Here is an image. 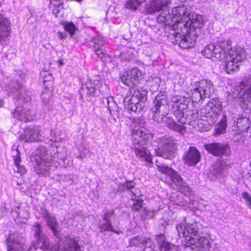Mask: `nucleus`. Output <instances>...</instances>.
<instances>
[{"label":"nucleus","instance_id":"cd10ccee","mask_svg":"<svg viewBox=\"0 0 251 251\" xmlns=\"http://www.w3.org/2000/svg\"><path fill=\"white\" fill-rule=\"evenodd\" d=\"M167 4L166 0H153L146 5L145 10L147 13L153 14L159 12Z\"/></svg>","mask_w":251,"mask_h":251},{"label":"nucleus","instance_id":"3c124183","mask_svg":"<svg viewBox=\"0 0 251 251\" xmlns=\"http://www.w3.org/2000/svg\"><path fill=\"white\" fill-rule=\"evenodd\" d=\"M132 209L133 211H138L142 206L143 200L142 199H134Z\"/></svg>","mask_w":251,"mask_h":251},{"label":"nucleus","instance_id":"412c9836","mask_svg":"<svg viewBox=\"0 0 251 251\" xmlns=\"http://www.w3.org/2000/svg\"><path fill=\"white\" fill-rule=\"evenodd\" d=\"M12 115L19 120L26 122L33 120L35 113L30 110L23 109L20 106H17L15 111L12 112Z\"/></svg>","mask_w":251,"mask_h":251},{"label":"nucleus","instance_id":"bb28decb","mask_svg":"<svg viewBox=\"0 0 251 251\" xmlns=\"http://www.w3.org/2000/svg\"><path fill=\"white\" fill-rule=\"evenodd\" d=\"M10 23L8 19L0 14V42L5 41L10 35Z\"/></svg>","mask_w":251,"mask_h":251},{"label":"nucleus","instance_id":"052dcab7","mask_svg":"<svg viewBox=\"0 0 251 251\" xmlns=\"http://www.w3.org/2000/svg\"><path fill=\"white\" fill-rule=\"evenodd\" d=\"M125 183L126 185L127 190L133 188L135 184V183L133 181H126Z\"/></svg>","mask_w":251,"mask_h":251},{"label":"nucleus","instance_id":"393cba45","mask_svg":"<svg viewBox=\"0 0 251 251\" xmlns=\"http://www.w3.org/2000/svg\"><path fill=\"white\" fill-rule=\"evenodd\" d=\"M42 214L47 225L50 226V229L53 231L54 235L56 237H57L58 232L57 229L58 226V223L56 218L50 213L45 208L42 209Z\"/></svg>","mask_w":251,"mask_h":251},{"label":"nucleus","instance_id":"49530a36","mask_svg":"<svg viewBox=\"0 0 251 251\" xmlns=\"http://www.w3.org/2000/svg\"><path fill=\"white\" fill-rule=\"evenodd\" d=\"M94 50L95 53L100 58H104L107 55L105 47L99 48L97 46H94Z\"/></svg>","mask_w":251,"mask_h":251},{"label":"nucleus","instance_id":"6e6552de","mask_svg":"<svg viewBox=\"0 0 251 251\" xmlns=\"http://www.w3.org/2000/svg\"><path fill=\"white\" fill-rule=\"evenodd\" d=\"M229 55H226L225 59V70L227 74H233L239 70V63L245 58V51L242 49L231 51Z\"/></svg>","mask_w":251,"mask_h":251},{"label":"nucleus","instance_id":"a19ab883","mask_svg":"<svg viewBox=\"0 0 251 251\" xmlns=\"http://www.w3.org/2000/svg\"><path fill=\"white\" fill-rule=\"evenodd\" d=\"M145 0H127L125 4L126 8L136 10Z\"/></svg>","mask_w":251,"mask_h":251},{"label":"nucleus","instance_id":"dca6fc26","mask_svg":"<svg viewBox=\"0 0 251 251\" xmlns=\"http://www.w3.org/2000/svg\"><path fill=\"white\" fill-rule=\"evenodd\" d=\"M21 140L25 142H34V141H43L45 140V137L43 133L35 127H26L23 133L19 137Z\"/></svg>","mask_w":251,"mask_h":251},{"label":"nucleus","instance_id":"c03bdc74","mask_svg":"<svg viewBox=\"0 0 251 251\" xmlns=\"http://www.w3.org/2000/svg\"><path fill=\"white\" fill-rule=\"evenodd\" d=\"M42 101L47 110H50L52 108L50 100V94L44 93L42 94Z\"/></svg>","mask_w":251,"mask_h":251},{"label":"nucleus","instance_id":"de8ad7c7","mask_svg":"<svg viewBox=\"0 0 251 251\" xmlns=\"http://www.w3.org/2000/svg\"><path fill=\"white\" fill-rule=\"evenodd\" d=\"M92 41L94 44V46H97L99 48L105 47L104 45L106 44V42L103 39L102 37L96 36L93 38Z\"/></svg>","mask_w":251,"mask_h":251},{"label":"nucleus","instance_id":"4468645a","mask_svg":"<svg viewBox=\"0 0 251 251\" xmlns=\"http://www.w3.org/2000/svg\"><path fill=\"white\" fill-rule=\"evenodd\" d=\"M204 148L215 156H226L230 154V147L227 144L213 143L204 145Z\"/></svg>","mask_w":251,"mask_h":251},{"label":"nucleus","instance_id":"13d9d810","mask_svg":"<svg viewBox=\"0 0 251 251\" xmlns=\"http://www.w3.org/2000/svg\"><path fill=\"white\" fill-rule=\"evenodd\" d=\"M155 246L153 243L150 244V246H146L143 250V251H155L154 250Z\"/></svg>","mask_w":251,"mask_h":251},{"label":"nucleus","instance_id":"4be33fe9","mask_svg":"<svg viewBox=\"0 0 251 251\" xmlns=\"http://www.w3.org/2000/svg\"><path fill=\"white\" fill-rule=\"evenodd\" d=\"M201 159L200 152L194 147H191L184 156L185 163L189 166L196 165Z\"/></svg>","mask_w":251,"mask_h":251},{"label":"nucleus","instance_id":"b1692460","mask_svg":"<svg viewBox=\"0 0 251 251\" xmlns=\"http://www.w3.org/2000/svg\"><path fill=\"white\" fill-rule=\"evenodd\" d=\"M115 216L114 211H108L104 213L103 216V222L100 224L99 226L100 232L104 233L106 231H113V226H112L111 220Z\"/></svg>","mask_w":251,"mask_h":251},{"label":"nucleus","instance_id":"5701e85b","mask_svg":"<svg viewBox=\"0 0 251 251\" xmlns=\"http://www.w3.org/2000/svg\"><path fill=\"white\" fill-rule=\"evenodd\" d=\"M52 160H40V158L32 160L35 162L34 169L36 173L38 175H46L51 169Z\"/></svg>","mask_w":251,"mask_h":251},{"label":"nucleus","instance_id":"2eb2a0df","mask_svg":"<svg viewBox=\"0 0 251 251\" xmlns=\"http://www.w3.org/2000/svg\"><path fill=\"white\" fill-rule=\"evenodd\" d=\"M151 137V135L147 129L137 126L133 129L132 132V141L135 147L137 146H142L146 144Z\"/></svg>","mask_w":251,"mask_h":251},{"label":"nucleus","instance_id":"0e129e2a","mask_svg":"<svg viewBox=\"0 0 251 251\" xmlns=\"http://www.w3.org/2000/svg\"><path fill=\"white\" fill-rule=\"evenodd\" d=\"M18 168V171H19L21 174H24L25 172V169L24 167L19 166L17 167Z\"/></svg>","mask_w":251,"mask_h":251},{"label":"nucleus","instance_id":"72a5a7b5","mask_svg":"<svg viewBox=\"0 0 251 251\" xmlns=\"http://www.w3.org/2000/svg\"><path fill=\"white\" fill-rule=\"evenodd\" d=\"M80 93L81 97L85 95L88 96H95L97 95V89L96 88L95 84L90 80L82 85Z\"/></svg>","mask_w":251,"mask_h":251},{"label":"nucleus","instance_id":"774afa93","mask_svg":"<svg viewBox=\"0 0 251 251\" xmlns=\"http://www.w3.org/2000/svg\"><path fill=\"white\" fill-rule=\"evenodd\" d=\"M58 37L60 39H63L66 37V34L65 33H62L61 32H58Z\"/></svg>","mask_w":251,"mask_h":251},{"label":"nucleus","instance_id":"c9c22d12","mask_svg":"<svg viewBox=\"0 0 251 251\" xmlns=\"http://www.w3.org/2000/svg\"><path fill=\"white\" fill-rule=\"evenodd\" d=\"M40 158V160H52L51 156L48 153L47 149L44 146L39 147L35 151V156L32 160Z\"/></svg>","mask_w":251,"mask_h":251},{"label":"nucleus","instance_id":"a211bd4d","mask_svg":"<svg viewBox=\"0 0 251 251\" xmlns=\"http://www.w3.org/2000/svg\"><path fill=\"white\" fill-rule=\"evenodd\" d=\"M25 239L22 234L17 232L10 233L8 235L6 240L7 251H8V245L9 243L11 244V245L14 246V248L16 247V248L20 245L21 247L22 248V251H24L25 250ZM35 251V250H34L33 247L31 246L26 251Z\"/></svg>","mask_w":251,"mask_h":251},{"label":"nucleus","instance_id":"f8f14e48","mask_svg":"<svg viewBox=\"0 0 251 251\" xmlns=\"http://www.w3.org/2000/svg\"><path fill=\"white\" fill-rule=\"evenodd\" d=\"M176 31V41L178 42L180 47L183 49H189L194 47L196 39V33L188 31L183 33L179 28Z\"/></svg>","mask_w":251,"mask_h":251},{"label":"nucleus","instance_id":"a18cd8bd","mask_svg":"<svg viewBox=\"0 0 251 251\" xmlns=\"http://www.w3.org/2000/svg\"><path fill=\"white\" fill-rule=\"evenodd\" d=\"M62 25H63L64 29L71 35L75 34L76 28L73 23L65 21L63 22Z\"/></svg>","mask_w":251,"mask_h":251},{"label":"nucleus","instance_id":"e433bc0d","mask_svg":"<svg viewBox=\"0 0 251 251\" xmlns=\"http://www.w3.org/2000/svg\"><path fill=\"white\" fill-rule=\"evenodd\" d=\"M134 152L137 156H139V157L142 159L148 162L151 161V158L150 154V151L144 147H141L140 148L135 147Z\"/></svg>","mask_w":251,"mask_h":251},{"label":"nucleus","instance_id":"e2e57ef3","mask_svg":"<svg viewBox=\"0 0 251 251\" xmlns=\"http://www.w3.org/2000/svg\"><path fill=\"white\" fill-rule=\"evenodd\" d=\"M5 56L8 59H10L15 56V53L13 52L10 53L7 52L5 53Z\"/></svg>","mask_w":251,"mask_h":251},{"label":"nucleus","instance_id":"c85d7f7f","mask_svg":"<svg viewBox=\"0 0 251 251\" xmlns=\"http://www.w3.org/2000/svg\"><path fill=\"white\" fill-rule=\"evenodd\" d=\"M23 86L19 81H13L9 85L8 89L7 90L8 95L12 94L18 95L19 99H24L26 101L29 100V98H26L24 96L23 93L25 91H22Z\"/></svg>","mask_w":251,"mask_h":251},{"label":"nucleus","instance_id":"f3484780","mask_svg":"<svg viewBox=\"0 0 251 251\" xmlns=\"http://www.w3.org/2000/svg\"><path fill=\"white\" fill-rule=\"evenodd\" d=\"M250 119L245 116H239L235 118L232 126V134L235 135H240L243 132H247L250 126Z\"/></svg>","mask_w":251,"mask_h":251},{"label":"nucleus","instance_id":"0eeeda50","mask_svg":"<svg viewBox=\"0 0 251 251\" xmlns=\"http://www.w3.org/2000/svg\"><path fill=\"white\" fill-rule=\"evenodd\" d=\"M179 120L180 124L191 125L196 130L201 131L207 130L213 125L209 124L207 120L199 118L198 110L197 109L189 111L186 118L182 117Z\"/></svg>","mask_w":251,"mask_h":251},{"label":"nucleus","instance_id":"8fccbe9b","mask_svg":"<svg viewBox=\"0 0 251 251\" xmlns=\"http://www.w3.org/2000/svg\"><path fill=\"white\" fill-rule=\"evenodd\" d=\"M34 230V237L36 240L42 237L41 226L38 223H36L33 226Z\"/></svg>","mask_w":251,"mask_h":251},{"label":"nucleus","instance_id":"f704fd0d","mask_svg":"<svg viewBox=\"0 0 251 251\" xmlns=\"http://www.w3.org/2000/svg\"><path fill=\"white\" fill-rule=\"evenodd\" d=\"M158 240L160 251H177L178 247L164 240V237L160 235Z\"/></svg>","mask_w":251,"mask_h":251},{"label":"nucleus","instance_id":"4d7b16f0","mask_svg":"<svg viewBox=\"0 0 251 251\" xmlns=\"http://www.w3.org/2000/svg\"><path fill=\"white\" fill-rule=\"evenodd\" d=\"M11 244L9 243L8 245V251H22V248L20 245L18 248H14V246L11 245Z\"/></svg>","mask_w":251,"mask_h":251},{"label":"nucleus","instance_id":"7c9ffc66","mask_svg":"<svg viewBox=\"0 0 251 251\" xmlns=\"http://www.w3.org/2000/svg\"><path fill=\"white\" fill-rule=\"evenodd\" d=\"M230 165L226 161L221 160L213 164L210 168L211 173L216 177L221 176L224 171L228 169Z\"/></svg>","mask_w":251,"mask_h":251},{"label":"nucleus","instance_id":"20e7f679","mask_svg":"<svg viewBox=\"0 0 251 251\" xmlns=\"http://www.w3.org/2000/svg\"><path fill=\"white\" fill-rule=\"evenodd\" d=\"M148 92L146 90H130L124 99V103L128 110L139 113L145 107Z\"/></svg>","mask_w":251,"mask_h":251},{"label":"nucleus","instance_id":"69168bd1","mask_svg":"<svg viewBox=\"0 0 251 251\" xmlns=\"http://www.w3.org/2000/svg\"><path fill=\"white\" fill-rule=\"evenodd\" d=\"M50 136L51 138L50 139V140L52 142L56 141V139L54 137V132L53 130H51L50 131Z\"/></svg>","mask_w":251,"mask_h":251},{"label":"nucleus","instance_id":"423d86ee","mask_svg":"<svg viewBox=\"0 0 251 251\" xmlns=\"http://www.w3.org/2000/svg\"><path fill=\"white\" fill-rule=\"evenodd\" d=\"M152 108L153 120L157 123H161L169 111V106L166 96L160 93L155 98Z\"/></svg>","mask_w":251,"mask_h":251},{"label":"nucleus","instance_id":"f257e3e1","mask_svg":"<svg viewBox=\"0 0 251 251\" xmlns=\"http://www.w3.org/2000/svg\"><path fill=\"white\" fill-rule=\"evenodd\" d=\"M214 87L213 83L209 80L202 79L197 82L195 88L191 92L192 101L189 98L183 96L176 95L171 98L172 106L176 108L174 114L178 123H180V119L182 117L186 118L189 111H193L189 108L193 107V102H199L206 98H209L214 92Z\"/></svg>","mask_w":251,"mask_h":251},{"label":"nucleus","instance_id":"6e6d98bb","mask_svg":"<svg viewBox=\"0 0 251 251\" xmlns=\"http://www.w3.org/2000/svg\"><path fill=\"white\" fill-rule=\"evenodd\" d=\"M62 2H59V3L57 4V5H53L55 7L53 10V13L55 14L58 13L60 9L62 8Z\"/></svg>","mask_w":251,"mask_h":251},{"label":"nucleus","instance_id":"473e14b6","mask_svg":"<svg viewBox=\"0 0 251 251\" xmlns=\"http://www.w3.org/2000/svg\"><path fill=\"white\" fill-rule=\"evenodd\" d=\"M191 245L195 246V248L198 250H204L206 251L209 250L210 246V243L208 239L201 237L200 236H197L196 239H194L193 240H191Z\"/></svg>","mask_w":251,"mask_h":251},{"label":"nucleus","instance_id":"aec40b11","mask_svg":"<svg viewBox=\"0 0 251 251\" xmlns=\"http://www.w3.org/2000/svg\"><path fill=\"white\" fill-rule=\"evenodd\" d=\"M140 71L137 68H132L127 71L126 75L121 77L122 82L125 85L129 87H133L139 83V76Z\"/></svg>","mask_w":251,"mask_h":251},{"label":"nucleus","instance_id":"79ce46f5","mask_svg":"<svg viewBox=\"0 0 251 251\" xmlns=\"http://www.w3.org/2000/svg\"><path fill=\"white\" fill-rule=\"evenodd\" d=\"M66 155V149L65 148H61L60 151H57L54 155L51 156L52 160L60 162L63 161L65 158Z\"/></svg>","mask_w":251,"mask_h":251},{"label":"nucleus","instance_id":"864d4df0","mask_svg":"<svg viewBox=\"0 0 251 251\" xmlns=\"http://www.w3.org/2000/svg\"><path fill=\"white\" fill-rule=\"evenodd\" d=\"M131 193L132 195L131 196L132 200L134 199H141L140 196H141V192L138 189H134V191H132Z\"/></svg>","mask_w":251,"mask_h":251},{"label":"nucleus","instance_id":"7ed1b4c3","mask_svg":"<svg viewBox=\"0 0 251 251\" xmlns=\"http://www.w3.org/2000/svg\"><path fill=\"white\" fill-rule=\"evenodd\" d=\"M190 14V7L182 5L173 8L172 15L164 13L160 14L157 21L168 25L173 30H177L180 28L179 23L184 22Z\"/></svg>","mask_w":251,"mask_h":251},{"label":"nucleus","instance_id":"ea45409f","mask_svg":"<svg viewBox=\"0 0 251 251\" xmlns=\"http://www.w3.org/2000/svg\"><path fill=\"white\" fill-rule=\"evenodd\" d=\"M212 51L214 55L213 58H215V59L220 61L224 60L225 59L226 57V54L225 53H223L219 43L216 45H214V48Z\"/></svg>","mask_w":251,"mask_h":251},{"label":"nucleus","instance_id":"603ef678","mask_svg":"<svg viewBox=\"0 0 251 251\" xmlns=\"http://www.w3.org/2000/svg\"><path fill=\"white\" fill-rule=\"evenodd\" d=\"M242 196L245 201L246 204L248 207L251 209V196L247 192H244L242 194Z\"/></svg>","mask_w":251,"mask_h":251},{"label":"nucleus","instance_id":"58836bf2","mask_svg":"<svg viewBox=\"0 0 251 251\" xmlns=\"http://www.w3.org/2000/svg\"><path fill=\"white\" fill-rule=\"evenodd\" d=\"M226 122V117L224 115L220 120V123L215 127V134L216 135L223 134L226 133L227 126Z\"/></svg>","mask_w":251,"mask_h":251},{"label":"nucleus","instance_id":"a878e982","mask_svg":"<svg viewBox=\"0 0 251 251\" xmlns=\"http://www.w3.org/2000/svg\"><path fill=\"white\" fill-rule=\"evenodd\" d=\"M164 123L170 129L177 131L181 134H184L186 132V127L183 126L184 124H178L170 115L167 114L165 116L163 121L161 123Z\"/></svg>","mask_w":251,"mask_h":251},{"label":"nucleus","instance_id":"9d476101","mask_svg":"<svg viewBox=\"0 0 251 251\" xmlns=\"http://www.w3.org/2000/svg\"><path fill=\"white\" fill-rule=\"evenodd\" d=\"M201 225L194 223L190 225L187 224H182L176 226V228L179 236L185 238V240L188 242L190 245L191 244V240L197 238L199 233L200 232L199 227Z\"/></svg>","mask_w":251,"mask_h":251},{"label":"nucleus","instance_id":"338daca9","mask_svg":"<svg viewBox=\"0 0 251 251\" xmlns=\"http://www.w3.org/2000/svg\"><path fill=\"white\" fill-rule=\"evenodd\" d=\"M59 2H62L61 0H50V4L52 5H57Z\"/></svg>","mask_w":251,"mask_h":251},{"label":"nucleus","instance_id":"f03ea898","mask_svg":"<svg viewBox=\"0 0 251 251\" xmlns=\"http://www.w3.org/2000/svg\"><path fill=\"white\" fill-rule=\"evenodd\" d=\"M77 239H71L66 237L60 243L50 247L48 238L42 235V237L37 240L35 244H33L34 250L39 248L43 250L49 251H81L80 247L77 243Z\"/></svg>","mask_w":251,"mask_h":251},{"label":"nucleus","instance_id":"2f4dec72","mask_svg":"<svg viewBox=\"0 0 251 251\" xmlns=\"http://www.w3.org/2000/svg\"><path fill=\"white\" fill-rule=\"evenodd\" d=\"M152 243L150 238H146L143 236H136L129 239V244L131 247H140V245L145 246H150Z\"/></svg>","mask_w":251,"mask_h":251},{"label":"nucleus","instance_id":"c756f323","mask_svg":"<svg viewBox=\"0 0 251 251\" xmlns=\"http://www.w3.org/2000/svg\"><path fill=\"white\" fill-rule=\"evenodd\" d=\"M101 101L104 106H107L113 118H115V116H118L119 107L112 96L103 98Z\"/></svg>","mask_w":251,"mask_h":251},{"label":"nucleus","instance_id":"4c0bfd02","mask_svg":"<svg viewBox=\"0 0 251 251\" xmlns=\"http://www.w3.org/2000/svg\"><path fill=\"white\" fill-rule=\"evenodd\" d=\"M218 43L220 45L223 53H225L226 56V55H229V53H231L230 52L231 51H235L237 49H239L237 48L232 49L231 46L232 42L230 40L220 41Z\"/></svg>","mask_w":251,"mask_h":251},{"label":"nucleus","instance_id":"6ab92c4d","mask_svg":"<svg viewBox=\"0 0 251 251\" xmlns=\"http://www.w3.org/2000/svg\"><path fill=\"white\" fill-rule=\"evenodd\" d=\"M208 110H211L208 117L210 118L209 122L214 124L217 120V115L222 109V102L218 99H212L206 105Z\"/></svg>","mask_w":251,"mask_h":251},{"label":"nucleus","instance_id":"37998d69","mask_svg":"<svg viewBox=\"0 0 251 251\" xmlns=\"http://www.w3.org/2000/svg\"><path fill=\"white\" fill-rule=\"evenodd\" d=\"M214 48V44L208 45L204 48L203 50H201V53L203 56H205L206 58L212 59L213 58L214 56L212 51Z\"/></svg>","mask_w":251,"mask_h":251},{"label":"nucleus","instance_id":"39448f33","mask_svg":"<svg viewBox=\"0 0 251 251\" xmlns=\"http://www.w3.org/2000/svg\"><path fill=\"white\" fill-rule=\"evenodd\" d=\"M158 149H155L156 155L165 159H173L176 152V141L172 136H165L158 139Z\"/></svg>","mask_w":251,"mask_h":251},{"label":"nucleus","instance_id":"bf43d9fd","mask_svg":"<svg viewBox=\"0 0 251 251\" xmlns=\"http://www.w3.org/2000/svg\"><path fill=\"white\" fill-rule=\"evenodd\" d=\"M14 163L16 167H18L19 166V163L20 161V155L19 152L17 151V154L16 156L14 157Z\"/></svg>","mask_w":251,"mask_h":251},{"label":"nucleus","instance_id":"09e8293b","mask_svg":"<svg viewBox=\"0 0 251 251\" xmlns=\"http://www.w3.org/2000/svg\"><path fill=\"white\" fill-rule=\"evenodd\" d=\"M210 112H211L210 111L208 110L206 106H205V107L201 109L200 111H198L199 118H201L202 119L207 120L209 124H210L209 122V120L210 118L208 117V114Z\"/></svg>","mask_w":251,"mask_h":251},{"label":"nucleus","instance_id":"5fc2aeb1","mask_svg":"<svg viewBox=\"0 0 251 251\" xmlns=\"http://www.w3.org/2000/svg\"><path fill=\"white\" fill-rule=\"evenodd\" d=\"M144 212L145 217L147 218H151L153 217V215H154L153 212L150 210L148 208H144Z\"/></svg>","mask_w":251,"mask_h":251},{"label":"nucleus","instance_id":"ddd939ff","mask_svg":"<svg viewBox=\"0 0 251 251\" xmlns=\"http://www.w3.org/2000/svg\"><path fill=\"white\" fill-rule=\"evenodd\" d=\"M158 170L162 173L169 175L173 181L179 187V191L188 190L189 188L185 185V183L180 176L173 169L165 165H157Z\"/></svg>","mask_w":251,"mask_h":251},{"label":"nucleus","instance_id":"9b49d317","mask_svg":"<svg viewBox=\"0 0 251 251\" xmlns=\"http://www.w3.org/2000/svg\"><path fill=\"white\" fill-rule=\"evenodd\" d=\"M188 19L184 20V22L180 23L181 31L183 33L187 32L189 30L196 33L195 29L200 28L203 24V19L201 15H189Z\"/></svg>","mask_w":251,"mask_h":251},{"label":"nucleus","instance_id":"1a4fd4ad","mask_svg":"<svg viewBox=\"0 0 251 251\" xmlns=\"http://www.w3.org/2000/svg\"><path fill=\"white\" fill-rule=\"evenodd\" d=\"M240 91H238L233 97L235 98L240 95V93L243 91L240 97V105L244 109H251V78H245L239 85Z\"/></svg>","mask_w":251,"mask_h":251},{"label":"nucleus","instance_id":"680f3d73","mask_svg":"<svg viewBox=\"0 0 251 251\" xmlns=\"http://www.w3.org/2000/svg\"><path fill=\"white\" fill-rule=\"evenodd\" d=\"M118 190L122 191L127 190L126 183L120 184L118 186Z\"/></svg>","mask_w":251,"mask_h":251}]
</instances>
